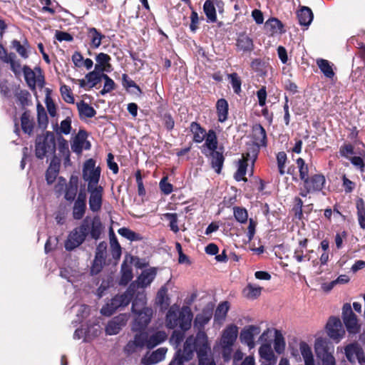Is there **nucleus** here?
I'll list each match as a JSON object with an SVG mask.
<instances>
[{
	"label": "nucleus",
	"mask_w": 365,
	"mask_h": 365,
	"mask_svg": "<svg viewBox=\"0 0 365 365\" xmlns=\"http://www.w3.org/2000/svg\"><path fill=\"white\" fill-rule=\"evenodd\" d=\"M265 26L269 28L272 33L283 34L285 32L282 22L274 17L269 19L265 22Z\"/></svg>",
	"instance_id": "nucleus-45"
},
{
	"label": "nucleus",
	"mask_w": 365,
	"mask_h": 365,
	"mask_svg": "<svg viewBox=\"0 0 365 365\" xmlns=\"http://www.w3.org/2000/svg\"><path fill=\"white\" fill-rule=\"evenodd\" d=\"M56 143L55 135L51 132L37 136L35 144L36 158L43 159L46 156L53 155L56 152Z\"/></svg>",
	"instance_id": "nucleus-3"
},
{
	"label": "nucleus",
	"mask_w": 365,
	"mask_h": 365,
	"mask_svg": "<svg viewBox=\"0 0 365 365\" xmlns=\"http://www.w3.org/2000/svg\"><path fill=\"white\" fill-rule=\"evenodd\" d=\"M229 83L231 85L233 91H241V80L237 73L227 74Z\"/></svg>",
	"instance_id": "nucleus-56"
},
{
	"label": "nucleus",
	"mask_w": 365,
	"mask_h": 365,
	"mask_svg": "<svg viewBox=\"0 0 365 365\" xmlns=\"http://www.w3.org/2000/svg\"><path fill=\"white\" fill-rule=\"evenodd\" d=\"M356 207L359 225L361 229H365V203L362 198L356 200Z\"/></svg>",
	"instance_id": "nucleus-44"
},
{
	"label": "nucleus",
	"mask_w": 365,
	"mask_h": 365,
	"mask_svg": "<svg viewBox=\"0 0 365 365\" xmlns=\"http://www.w3.org/2000/svg\"><path fill=\"white\" fill-rule=\"evenodd\" d=\"M128 318L129 316L126 314H120L113 317L106 325V333L108 335L118 334L122 328L125 326Z\"/></svg>",
	"instance_id": "nucleus-15"
},
{
	"label": "nucleus",
	"mask_w": 365,
	"mask_h": 365,
	"mask_svg": "<svg viewBox=\"0 0 365 365\" xmlns=\"http://www.w3.org/2000/svg\"><path fill=\"white\" fill-rule=\"evenodd\" d=\"M346 357L351 363L358 361L360 365H365V355L362 347L357 343L349 344L344 348Z\"/></svg>",
	"instance_id": "nucleus-11"
},
{
	"label": "nucleus",
	"mask_w": 365,
	"mask_h": 365,
	"mask_svg": "<svg viewBox=\"0 0 365 365\" xmlns=\"http://www.w3.org/2000/svg\"><path fill=\"white\" fill-rule=\"evenodd\" d=\"M230 306L228 302H222L218 304L215 312V321L221 322L225 320Z\"/></svg>",
	"instance_id": "nucleus-42"
},
{
	"label": "nucleus",
	"mask_w": 365,
	"mask_h": 365,
	"mask_svg": "<svg viewBox=\"0 0 365 365\" xmlns=\"http://www.w3.org/2000/svg\"><path fill=\"white\" fill-rule=\"evenodd\" d=\"M258 155V150L257 148H253L252 150H249L245 154L242 155V158L238 161V168L235 174V179L237 181L245 180L248 162L251 161L252 166H254L255 161L256 160Z\"/></svg>",
	"instance_id": "nucleus-8"
},
{
	"label": "nucleus",
	"mask_w": 365,
	"mask_h": 365,
	"mask_svg": "<svg viewBox=\"0 0 365 365\" xmlns=\"http://www.w3.org/2000/svg\"><path fill=\"white\" fill-rule=\"evenodd\" d=\"M326 329L328 336L337 341L343 337L345 333L341 320L335 317L329 318L326 325Z\"/></svg>",
	"instance_id": "nucleus-12"
},
{
	"label": "nucleus",
	"mask_w": 365,
	"mask_h": 365,
	"mask_svg": "<svg viewBox=\"0 0 365 365\" xmlns=\"http://www.w3.org/2000/svg\"><path fill=\"white\" fill-rule=\"evenodd\" d=\"M212 168L216 173H220L223 166L225 158L222 152L217 150L209 151Z\"/></svg>",
	"instance_id": "nucleus-28"
},
{
	"label": "nucleus",
	"mask_w": 365,
	"mask_h": 365,
	"mask_svg": "<svg viewBox=\"0 0 365 365\" xmlns=\"http://www.w3.org/2000/svg\"><path fill=\"white\" fill-rule=\"evenodd\" d=\"M146 304V295L145 292L142 290L136 294L132 303V312H136L138 310L140 311L145 308Z\"/></svg>",
	"instance_id": "nucleus-39"
},
{
	"label": "nucleus",
	"mask_w": 365,
	"mask_h": 365,
	"mask_svg": "<svg viewBox=\"0 0 365 365\" xmlns=\"http://www.w3.org/2000/svg\"><path fill=\"white\" fill-rule=\"evenodd\" d=\"M103 78L100 76V74H96V72H89L85 76V78L81 80V86L87 87L91 89L93 87H96L98 84L101 83Z\"/></svg>",
	"instance_id": "nucleus-29"
},
{
	"label": "nucleus",
	"mask_w": 365,
	"mask_h": 365,
	"mask_svg": "<svg viewBox=\"0 0 365 365\" xmlns=\"http://www.w3.org/2000/svg\"><path fill=\"white\" fill-rule=\"evenodd\" d=\"M299 350L303 357L304 365H315L312 349L306 342L301 341L299 343Z\"/></svg>",
	"instance_id": "nucleus-32"
},
{
	"label": "nucleus",
	"mask_w": 365,
	"mask_h": 365,
	"mask_svg": "<svg viewBox=\"0 0 365 365\" xmlns=\"http://www.w3.org/2000/svg\"><path fill=\"white\" fill-rule=\"evenodd\" d=\"M190 128L193 134V140L197 143H202L207 134L205 130L197 122L191 123Z\"/></svg>",
	"instance_id": "nucleus-35"
},
{
	"label": "nucleus",
	"mask_w": 365,
	"mask_h": 365,
	"mask_svg": "<svg viewBox=\"0 0 365 365\" xmlns=\"http://www.w3.org/2000/svg\"><path fill=\"white\" fill-rule=\"evenodd\" d=\"M90 196L88 199L89 208L93 212H98L101 210L103 205V187L99 186L88 190Z\"/></svg>",
	"instance_id": "nucleus-14"
},
{
	"label": "nucleus",
	"mask_w": 365,
	"mask_h": 365,
	"mask_svg": "<svg viewBox=\"0 0 365 365\" xmlns=\"http://www.w3.org/2000/svg\"><path fill=\"white\" fill-rule=\"evenodd\" d=\"M11 46L22 58H26L29 56L26 47L19 41L13 40L11 41Z\"/></svg>",
	"instance_id": "nucleus-63"
},
{
	"label": "nucleus",
	"mask_w": 365,
	"mask_h": 365,
	"mask_svg": "<svg viewBox=\"0 0 365 365\" xmlns=\"http://www.w3.org/2000/svg\"><path fill=\"white\" fill-rule=\"evenodd\" d=\"M252 136L255 140V145H252L250 150L253 148H257L259 150V146L267 145V134L264 128L260 124H255L252 127Z\"/></svg>",
	"instance_id": "nucleus-20"
},
{
	"label": "nucleus",
	"mask_w": 365,
	"mask_h": 365,
	"mask_svg": "<svg viewBox=\"0 0 365 365\" xmlns=\"http://www.w3.org/2000/svg\"><path fill=\"white\" fill-rule=\"evenodd\" d=\"M78 188V179L76 176H71L65 189L64 198L68 202L74 201Z\"/></svg>",
	"instance_id": "nucleus-27"
},
{
	"label": "nucleus",
	"mask_w": 365,
	"mask_h": 365,
	"mask_svg": "<svg viewBox=\"0 0 365 365\" xmlns=\"http://www.w3.org/2000/svg\"><path fill=\"white\" fill-rule=\"evenodd\" d=\"M167 334L164 331H158L153 334L148 336L147 348L150 349L165 341L167 339Z\"/></svg>",
	"instance_id": "nucleus-33"
},
{
	"label": "nucleus",
	"mask_w": 365,
	"mask_h": 365,
	"mask_svg": "<svg viewBox=\"0 0 365 365\" xmlns=\"http://www.w3.org/2000/svg\"><path fill=\"white\" fill-rule=\"evenodd\" d=\"M180 307L177 304L172 305L165 316V326L170 329H173L178 326Z\"/></svg>",
	"instance_id": "nucleus-21"
},
{
	"label": "nucleus",
	"mask_w": 365,
	"mask_h": 365,
	"mask_svg": "<svg viewBox=\"0 0 365 365\" xmlns=\"http://www.w3.org/2000/svg\"><path fill=\"white\" fill-rule=\"evenodd\" d=\"M92 329H93V332L91 335L90 334V329H88L86 331H84L82 329H77L73 334V338L75 339H80L83 337H85L84 341H90L93 338L98 336L99 333L98 329L95 328L94 327H92Z\"/></svg>",
	"instance_id": "nucleus-46"
},
{
	"label": "nucleus",
	"mask_w": 365,
	"mask_h": 365,
	"mask_svg": "<svg viewBox=\"0 0 365 365\" xmlns=\"http://www.w3.org/2000/svg\"><path fill=\"white\" fill-rule=\"evenodd\" d=\"M297 168L299 169V178L302 181L309 177V168L307 164L302 158H299L296 161Z\"/></svg>",
	"instance_id": "nucleus-55"
},
{
	"label": "nucleus",
	"mask_w": 365,
	"mask_h": 365,
	"mask_svg": "<svg viewBox=\"0 0 365 365\" xmlns=\"http://www.w3.org/2000/svg\"><path fill=\"white\" fill-rule=\"evenodd\" d=\"M342 319L349 333L356 334L359 332L360 326L357 317L349 303L344 304L342 307Z\"/></svg>",
	"instance_id": "nucleus-9"
},
{
	"label": "nucleus",
	"mask_w": 365,
	"mask_h": 365,
	"mask_svg": "<svg viewBox=\"0 0 365 365\" xmlns=\"http://www.w3.org/2000/svg\"><path fill=\"white\" fill-rule=\"evenodd\" d=\"M238 334V327L236 325L231 324L228 326L223 331L222 335L220 345L233 346Z\"/></svg>",
	"instance_id": "nucleus-23"
},
{
	"label": "nucleus",
	"mask_w": 365,
	"mask_h": 365,
	"mask_svg": "<svg viewBox=\"0 0 365 365\" xmlns=\"http://www.w3.org/2000/svg\"><path fill=\"white\" fill-rule=\"evenodd\" d=\"M260 333V328L255 325H249L244 327L240 334V339L242 344H245L250 349L255 347V337Z\"/></svg>",
	"instance_id": "nucleus-13"
},
{
	"label": "nucleus",
	"mask_w": 365,
	"mask_h": 365,
	"mask_svg": "<svg viewBox=\"0 0 365 365\" xmlns=\"http://www.w3.org/2000/svg\"><path fill=\"white\" fill-rule=\"evenodd\" d=\"M187 354H184V349L181 351L179 349L176 353L173 358V359L170 361L169 365H184L185 361H188L190 359H187Z\"/></svg>",
	"instance_id": "nucleus-59"
},
{
	"label": "nucleus",
	"mask_w": 365,
	"mask_h": 365,
	"mask_svg": "<svg viewBox=\"0 0 365 365\" xmlns=\"http://www.w3.org/2000/svg\"><path fill=\"white\" fill-rule=\"evenodd\" d=\"M314 349L317 356L321 359L322 365H336V360L333 356L334 346H329L325 339H317L314 343Z\"/></svg>",
	"instance_id": "nucleus-5"
},
{
	"label": "nucleus",
	"mask_w": 365,
	"mask_h": 365,
	"mask_svg": "<svg viewBox=\"0 0 365 365\" xmlns=\"http://www.w3.org/2000/svg\"><path fill=\"white\" fill-rule=\"evenodd\" d=\"M21 128L25 133L31 135L33 132L34 123L30 119L29 114L24 112L21 118Z\"/></svg>",
	"instance_id": "nucleus-48"
},
{
	"label": "nucleus",
	"mask_w": 365,
	"mask_h": 365,
	"mask_svg": "<svg viewBox=\"0 0 365 365\" xmlns=\"http://www.w3.org/2000/svg\"><path fill=\"white\" fill-rule=\"evenodd\" d=\"M192 317L193 314L190 308L183 306L180 310L178 327L183 331L189 330L191 327Z\"/></svg>",
	"instance_id": "nucleus-18"
},
{
	"label": "nucleus",
	"mask_w": 365,
	"mask_h": 365,
	"mask_svg": "<svg viewBox=\"0 0 365 365\" xmlns=\"http://www.w3.org/2000/svg\"><path fill=\"white\" fill-rule=\"evenodd\" d=\"M302 182L303 187L300 190L299 195L304 197L309 193L322 191L326 183V179L322 174H314L311 177H308Z\"/></svg>",
	"instance_id": "nucleus-6"
},
{
	"label": "nucleus",
	"mask_w": 365,
	"mask_h": 365,
	"mask_svg": "<svg viewBox=\"0 0 365 365\" xmlns=\"http://www.w3.org/2000/svg\"><path fill=\"white\" fill-rule=\"evenodd\" d=\"M86 210V203H81L80 202H74L73 207L72 215L73 219L81 220Z\"/></svg>",
	"instance_id": "nucleus-52"
},
{
	"label": "nucleus",
	"mask_w": 365,
	"mask_h": 365,
	"mask_svg": "<svg viewBox=\"0 0 365 365\" xmlns=\"http://www.w3.org/2000/svg\"><path fill=\"white\" fill-rule=\"evenodd\" d=\"M168 349L160 347L153 351L149 355H145L141 360L143 365H154L165 359Z\"/></svg>",
	"instance_id": "nucleus-19"
},
{
	"label": "nucleus",
	"mask_w": 365,
	"mask_h": 365,
	"mask_svg": "<svg viewBox=\"0 0 365 365\" xmlns=\"http://www.w3.org/2000/svg\"><path fill=\"white\" fill-rule=\"evenodd\" d=\"M85 238L83 235L78 233L73 229L68 235L67 240L65 242L64 247L67 251H71L79 247L84 241Z\"/></svg>",
	"instance_id": "nucleus-22"
},
{
	"label": "nucleus",
	"mask_w": 365,
	"mask_h": 365,
	"mask_svg": "<svg viewBox=\"0 0 365 365\" xmlns=\"http://www.w3.org/2000/svg\"><path fill=\"white\" fill-rule=\"evenodd\" d=\"M211 319L210 313H200L197 314L194 320V326L197 327L199 331L202 329L209 322Z\"/></svg>",
	"instance_id": "nucleus-50"
},
{
	"label": "nucleus",
	"mask_w": 365,
	"mask_h": 365,
	"mask_svg": "<svg viewBox=\"0 0 365 365\" xmlns=\"http://www.w3.org/2000/svg\"><path fill=\"white\" fill-rule=\"evenodd\" d=\"M16 55L14 53H10L6 56H4L3 61L9 63L11 71L15 75H19L22 72L21 65L19 61H15Z\"/></svg>",
	"instance_id": "nucleus-43"
},
{
	"label": "nucleus",
	"mask_w": 365,
	"mask_h": 365,
	"mask_svg": "<svg viewBox=\"0 0 365 365\" xmlns=\"http://www.w3.org/2000/svg\"><path fill=\"white\" fill-rule=\"evenodd\" d=\"M100 176L101 169L96 167V162L93 159L86 160L83 168V178L88 182V190L100 186Z\"/></svg>",
	"instance_id": "nucleus-7"
},
{
	"label": "nucleus",
	"mask_w": 365,
	"mask_h": 365,
	"mask_svg": "<svg viewBox=\"0 0 365 365\" xmlns=\"http://www.w3.org/2000/svg\"><path fill=\"white\" fill-rule=\"evenodd\" d=\"M135 294V284L134 283H131L124 293L115 295L111 299L109 303H107L101 308V314L106 317H110L118 308L128 306Z\"/></svg>",
	"instance_id": "nucleus-1"
},
{
	"label": "nucleus",
	"mask_w": 365,
	"mask_h": 365,
	"mask_svg": "<svg viewBox=\"0 0 365 365\" xmlns=\"http://www.w3.org/2000/svg\"><path fill=\"white\" fill-rule=\"evenodd\" d=\"M228 107V103L225 99L220 98L217 101L216 109L220 122L223 123L227 119Z\"/></svg>",
	"instance_id": "nucleus-34"
},
{
	"label": "nucleus",
	"mask_w": 365,
	"mask_h": 365,
	"mask_svg": "<svg viewBox=\"0 0 365 365\" xmlns=\"http://www.w3.org/2000/svg\"><path fill=\"white\" fill-rule=\"evenodd\" d=\"M185 337L184 331H180L178 330H175L170 338V342L173 346H175V347H178L180 345L182 341H183Z\"/></svg>",
	"instance_id": "nucleus-61"
},
{
	"label": "nucleus",
	"mask_w": 365,
	"mask_h": 365,
	"mask_svg": "<svg viewBox=\"0 0 365 365\" xmlns=\"http://www.w3.org/2000/svg\"><path fill=\"white\" fill-rule=\"evenodd\" d=\"M255 46L253 39L245 32L237 34L236 39V49L242 53H251L254 50Z\"/></svg>",
	"instance_id": "nucleus-16"
},
{
	"label": "nucleus",
	"mask_w": 365,
	"mask_h": 365,
	"mask_svg": "<svg viewBox=\"0 0 365 365\" xmlns=\"http://www.w3.org/2000/svg\"><path fill=\"white\" fill-rule=\"evenodd\" d=\"M22 73L24 80L31 90H41L43 88L45 77L39 66H35L34 69H31L29 66L24 65L22 68Z\"/></svg>",
	"instance_id": "nucleus-4"
},
{
	"label": "nucleus",
	"mask_w": 365,
	"mask_h": 365,
	"mask_svg": "<svg viewBox=\"0 0 365 365\" xmlns=\"http://www.w3.org/2000/svg\"><path fill=\"white\" fill-rule=\"evenodd\" d=\"M136 315L132 324L133 331H141L144 330L150 323L153 317V311L150 307L143 308L142 310H138L133 312Z\"/></svg>",
	"instance_id": "nucleus-10"
},
{
	"label": "nucleus",
	"mask_w": 365,
	"mask_h": 365,
	"mask_svg": "<svg viewBox=\"0 0 365 365\" xmlns=\"http://www.w3.org/2000/svg\"><path fill=\"white\" fill-rule=\"evenodd\" d=\"M203 11L207 18V21L215 23L217 21V15L212 0H206L203 4Z\"/></svg>",
	"instance_id": "nucleus-40"
},
{
	"label": "nucleus",
	"mask_w": 365,
	"mask_h": 365,
	"mask_svg": "<svg viewBox=\"0 0 365 365\" xmlns=\"http://www.w3.org/2000/svg\"><path fill=\"white\" fill-rule=\"evenodd\" d=\"M77 107L81 118H92L96 114L95 109L83 101L79 102Z\"/></svg>",
	"instance_id": "nucleus-41"
},
{
	"label": "nucleus",
	"mask_w": 365,
	"mask_h": 365,
	"mask_svg": "<svg viewBox=\"0 0 365 365\" xmlns=\"http://www.w3.org/2000/svg\"><path fill=\"white\" fill-rule=\"evenodd\" d=\"M259 354L263 360L262 363L264 365H274L277 361L274 352L272 349L270 344H262L259 349Z\"/></svg>",
	"instance_id": "nucleus-24"
},
{
	"label": "nucleus",
	"mask_w": 365,
	"mask_h": 365,
	"mask_svg": "<svg viewBox=\"0 0 365 365\" xmlns=\"http://www.w3.org/2000/svg\"><path fill=\"white\" fill-rule=\"evenodd\" d=\"M37 118L39 127L46 128L48 125V117L43 107L38 106Z\"/></svg>",
	"instance_id": "nucleus-62"
},
{
	"label": "nucleus",
	"mask_w": 365,
	"mask_h": 365,
	"mask_svg": "<svg viewBox=\"0 0 365 365\" xmlns=\"http://www.w3.org/2000/svg\"><path fill=\"white\" fill-rule=\"evenodd\" d=\"M90 222L91 218L86 217L80 225V226L75 228V230L86 239L88 234H90Z\"/></svg>",
	"instance_id": "nucleus-58"
},
{
	"label": "nucleus",
	"mask_w": 365,
	"mask_h": 365,
	"mask_svg": "<svg viewBox=\"0 0 365 365\" xmlns=\"http://www.w3.org/2000/svg\"><path fill=\"white\" fill-rule=\"evenodd\" d=\"M274 349L278 354H282L285 349V341L279 330H274Z\"/></svg>",
	"instance_id": "nucleus-49"
},
{
	"label": "nucleus",
	"mask_w": 365,
	"mask_h": 365,
	"mask_svg": "<svg viewBox=\"0 0 365 365\" xmlns=\"http://www.w3.org/2000/svg\"><path fill=\"white\" fill-rule=\"evenodd\" d=\"M157 274V269L155 267L144 269L138 276L137 280L133 282L136 287L145 288L154 280Z\"/></svg>",
	"instance_id": "nucleus-17"
},
{
	"label": "nucleus",
	"mask_w": 365,
	"mask_h": 365,
	"mask_svg": "<svg viewBox=\"0 0 365 365\" xmlns=\"http://www.w3.org/2000/svg\"><path fill=\"white\" fill-rule=\"evenodd\" d=\"M164 219L169 221L170 229L175 233L179 232V227L178 225V214L167 212L163 215Z\"/></svg>",
	"instance_id": "nucleus-53"
},
{
	"label": "nucleus",
	"mask_w": 365,
	"mask_h": 365,
	"mask_svg": "<svg viewBox=\"0 0 365 365\" xmlns=\"http://www.w3.org/2000/svg\"><path fill=\"white\" fill-rule=\"evenodd\" d=\"M133 278L132 268L125 262L121 265L120 284L126 285Z\"/></svg>",
	"instance_id": "nucleus-47"
},
{
	"label": "nucleus",
	"mask_w": 365,
	"mask_h": 365,
	"mask_svg": "<svg viewBox=\"0 0 365 365\" xmlns=\"http://www.w3.org/2000/svg\"><path fill=\"white\" fill-rule=\"evenodd\" d=\"M299 24L301 26L308 27L312 22L314 14L312 9L306 6H301L297 11Z\"/></svg>",
	"instance_id": "nucleus-25"
},
{
	"label": "nucleus",
	"mask_w": 365,
	"mask_h": 365,
	"mask_svg": "<svg viewBox=\"0 0 365 365\" xmlns=\"http://www.w3.org/2000/svg\"><path fill=\"white\" fill-rule=\"evenodd\" d=\"M204 145H202V152L205 155H208L207 151L217 150L218 141L216 133L213 130H209L207 133Z\"/></svg>",
	"instance_id": "nucleus-26"
},
{
	"label": "nucleus",
	"mask_w": 365,
	"mask_h": 365,
	"mask_svg": "<svg viewBox=\"0 0 365 365\" xmlns=\"http://www.w3.org/2000/svg\"><path fill=\"white\" fill-rule=\"evenodd\" d=\"M184 354H187V359H191L193 356L194 351L197 354L207 353L210 350L207 342V336L205 331L200 330L196 336H190L187 338L184 343Z\"/></svg>",
	"instance_id": "nucleus-2"
},
{
	"label": "nucleus",
	"mask_w": 365,
	"mask_h": 365,
	"mask_svg": "<svg viewBox=\"0 0 365 365\" xmlns=\"http://www.w3.org/2000/svg\"><path fill=\"white\" fill-rule=\"evenodd\" d=\"M287 154L284 152H279L277 154V163L278 171L280 175H284L285 174V165L287 163Z\"/></svg>",
	"instance_id": "nucleus-57"
},
{
	"label": "nucleus",
	"mask_w": 365,
	"mask_h": 365,
	"mask_svg": "<svg viewBox=\"0 0 365 365\" xmlns=\"http://www.w3.org/2000/svg\"><path fill=\"white\" fill-rule=\"evenodd\" d=\"M262 288L259 285L249 283L243 289L244 296L249 299H255L260 296Z\"/></svg>",
	"instance_id": "nucleus-38"
},
{
	"label": "nucleus",
	"mask_w": 365,
	"mask_h": 365,
	"mask_svg": "<svg viewBox=\"0 0 365 365\" xmlns=\"http://www.w3.org/2000/svg\"><path fill=\"white\" fill-rule=\"evenodd\" d=\"M317 64L326 78L332 79L334 77L335 73L333 71L332 65H331L329 61L319 58L317 60Z\"/></svg>",
	"instance_id": "nucleus-37"
},
{
	"label": "nucleus",
	"mask_w": 365,
	"mask_h": 365,
	"mask_svg": "<svg viewBox=\"0 0 365 365\" xmlns=\"http://www.w3.org/2000/svg\"><path fill=\"white\" fill-rule=\"evenodd\" d=\"M90 224V235L91 238L98 240L103 231V225L98 216H95Z\"/></svg>",
	"instance_id": "nucleus-36"
},
{
	"label": "nucleus",
	"mask_w": 365,
	"mask_h": 365,
	"mask_svg": "<svg viewBox=\"0 0 365 365\" xmlns=\"http://www.w3.org/2000/svg\"><path fill=\"white\" fill-rule=\"evenodd\" d=\"M88 37L90 39L91 48L96 49L101 46V41L103 38H105V36L96 28L92 27L89 28L88 30Z\"/></svg>",
	"instance_id": "nucleus-31"
},
{
	"label": "nucleus",
	"mask_w": 365,
	"mask_h": 365,
	"mask_svg": "<svg viewBox=\"0 0 365 365\" xmlns=\"http://www.w3.org/2000/svg\"><path fill=\"white\" fill-rule=\"evenodd\" d=\"M110 60V56L105 53H100L96 56V63L103 66L108 69L110 68V65L109 63Z\"/></svg>",
	"instance_id": "nucleus-64"
},
{
	"label": "nucleus",
	"mask_w": 365,
	"mask_h": 365,
	"mask_svg": "<svg viewBox=\"0 0 365 365\" xmlns=\"http://www.w3.org/2000/svg\"><path fill=\"white\" fill-rule=\"evenodd\" d=\"M233 215L235 219L241 224H245L248 221V213L245 208L242 207H234Z\"/></svg>",
	"instance_id": "nucleus-51"
},
{
	"label": "nucleus",
	"mask_w": 365,
	"mask_h": 365,
	"mask_svg": "<svg viewBox=\"0 0 365 365\" xmlns=\"http://www.w3.org/2000/svg\"><path fill=\"white\" fill-rule=\"evenodd\" d=\"M111 255L114 259H120L121 256V247L115 235L110 240Z\"/></svg>",
	"instance_id": "nucleus-54"
},
{
	"label": "nucleus",
	"mask_w": 365,
	"mask_h": 365,
	"mask_svg": "<svg viewBox=\"0 0 365 365\" xmlns=\"http://www.w3.org/2000/svg\"><path fill=\"white\" fill-rule=\"evenodd\" d=\"M60 169V161L57 160L56 159L53 158L46 170V180L47 181V183L51 185L52 184L55 180L56 179V177L59 173Z\"/></svg>",
	"instance_id": "nucleus-30"
},
{
	"label": "nucleus",
	"mask_w": 365,
	"mask_h": 365,
	"mask_svg": "<svg viewBox=\"0 0 365 365\" xmlns=\"http://www.w3.org/2000/svg\"><path fill=\"white\" fill-rule=\"evenodd\" d=\"M105 263L106 259L95 257L91 267V274L96 275L100 273Z\"/></svg>",
	"instance_id": "nucleus-60"
}]
</instances>
